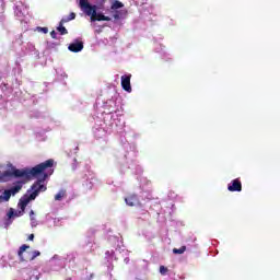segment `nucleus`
Here are the masks:
<instances>
[{"label":"nucleus","mask_w":280,"mask_h":280,"mask_svg":"<svg viewBox=\"0 0 280 280\" xmlns=\"http://www.w3.org/2000/svg\"><path fill=\"white\" fill-rule=\"evenodd\" d=\"M54 174V160L49 159L45 162H42L37 165H35L32 168H13L12 171H4L3 173L0 172V180L2 183H8L10 178H26L27 180H32V178H37V180L32 185V194H30V190H27V194H25L19 201L18 207H20V211L14 212V209H10L8 212V218H19L25 213V209L27 208V205L32 202V200H36V197L40 191H47V186L43 185L44 182Z\"/></svg>","instance_id":"1"},{"label":"nucleus","mask_w":280,"mask_h":280,"mask_svg":"<svg viewBox=\"0 0 280 280\" xmlns=\"http://www.w3.org/2000/svg\"><path fill=\"white\" fill-rule=\"evenodd\" d=\"M77 5L85 16H90L92 23H95V21H110V16L97 13V5L91 4L89 0H77Z\"/></svg>","instance_id":"2"},{"label":"nucleus","mask_w":280,"mask_h":280,"mask_svg":"<svg viewBox=\"0 0 280 280\" xmlns=\"http://www.w3.org/2000/svg\"><path fill=\"white\" fill-rule=\"evenodd\" d=\"M30 248V245H22L18 252V256L21 261H34L36 257H40L39 250L26 252ZM26 252V256H23V253Z\"/></svg>","instance_id":"3"},{"label":"nucleus","mask_w":280,"mask_h":280,"mask_svg":"<svg viewBox=\"0 0 280 280\" xmlns=\"http://www.w3.org/2000/svg\"><path fill=\"white\" fill-rule=\"evenodd\" d=\"M132 78V74H125L121 75L120 80V84L124 89V91H126L127 93H132V85H130V80Z\"/></svg>","instance_id":"4"},{"label":"nucleus","mask_w":280,"mask_h":280,"mask_svg":"<svg viewBox=\"0 0 280 280\" xmlns=\"http://www.w3.org/2000/svg\"><path fill=\"white\" fill-rule=\"evenodd\" d=\"M69 51H72L73 54H78L84 49V43L77 40L69 45L68 47Z\"/></svg>","instance_id":"5"},{"label":"nucleus","mask_w":280,"mask_h":280,"mask_svg":"<svg viewBox=\"0 0 280 280\" xmlns=\"http://www.w3.org/2000/svg\"><path fill=\"white\" fill-rule=\"evenodd\" d=\"M125 202L126 205H128V207H137V205H141L139 197L135 194L129 195L127 198H125Z\"/></svg>","instance_id":"6"},{"label":"nucleus","mask_w":280,"mask_h":280,"mask_svg":"<svg viewBox=\"0 0 280 280\" xmlns=\"http://www.w3.org/2000/svg\"><path fill=\"white\" fill-rule=\"evenodd\" d=\"M228 190L229 191H242V182L240 180V178L233 179L228 185Z\"/></svg>","instance_id":"7"},{"label":"nucleus","mask_w":280,"mask_h":280,"mask_svg":"<svg viewBox=\"0 0 280 280\" xmlns=\"http://www.w3.org/2000/svg\"><path fill=\"white\" fill-rule=\"evenodd\" d=\"M10 198H12V194L10 192V189H7L0 196V202H9Z\"/></svg>","instance_id":"8"},{"label":"nucleus","mask_w":280,"mask_h":280,"mask_svg":"<svg viewBox=\"0 0 280 280\" xmlns=\"http://www.w3.org/2000/svg\"><path fill=\"white\" fill-rule=\"evenodd\" d=\"M65 23H67V22H62V20H61L59 22V26L57 27V32H59L61 34V36L69 34V31H67V27H65Z\"/></svg>","instance_id":"9"},{"label":"nucleus","mask_w":280,"mask_h":280,"mask_svg":"<svg viewBox=\"0 0 280 280\" xmlns=\"http://www.w3.org/2000/svg\"><path fill=\"white\" fill-rule=\"evenodd\" d=\"M21 189H23V185L21 183H18V185L11 187L9 189L11 196H16V194H19V191H21Z\"/></svg>","instance_id":"10"},{"label":"nucleus","mask_w":280,"mask_h":280,"mask_svg":"<svg viewBox=\"0 0 280 280\" xmlns=\"http://www.w3.org/2000/svg\"><path fill=\"white\" fill-rule=\"evenodd\" d=\"M124 8V3L119 2V0H113L110 10H119Z\"/></svg>","instance_id":"11"},{"label":"nucleus","mask_w":280,"mask_h":280,"mask_svg":"<svg viewBox=\"0 0 280 280\" xmlns=\"http://www.w3.org/2000/svg\"><path fill=\"white\" fill-rule=\"evenodd\" d=\"M187 250V246H182L180 248H173L174 255H183Z\"/></svg>","instance_id":"12"},{"label":"nucleus","mask_w":280,"mask_h":280,"mask_svg":"<svg viewBox=\"0 0 280 280\" xmlns=\"http://www.w3.org/2000/svg\"><path fill=\"white\" fill-rule=\"evenodd\" d=\"M75 13L71 12L67 19H62V23H69V21H74Z\"/></svg>","instance_id":"13"},{"label":"nucleus","mask_w":280,"mask_h":280,"mask_svg":"<svg viewBox=\"0 0 280 280\" xmlns=\"http://www.w3.org/2000/svg\"><path fill=\"white\" fill-rule=\"evenodd\" d=\"M62 198H65V191H59L55 195V200H62Z\"/></svg>","instance_id":"14"},{"label":"nucleus","mask_w":280,"mask_h":280,"mask_svg":"<svg viewBox=\"0 0 280 280\" xmlns=\"http://www.w3.org/2000/svg\"><path fill=\"white\" fill-rule=\"evenodd\" d=\"M167 272H168L167 267H165V266H160V273H161V275L165 276V275H167Z\"/></svg>","instance_id":"15"},{"label":"nucleus","mask_w":280,"mask_h":280,"mask_svg":"<svg viewBox=\"0 0 280 280\" xmlns=\"http://www.w3.org/2000/svg\"><path fill=\"white\" fill-rule=\"evenodd\" d=\"M113 16L116 21H119V19H121V12L116 11Z\"/></svg>","instance_id":"16"},{"label":"nucleus","mask_w":280,"mask_h":280,"mask_svg":"<svg viewBox=\"0 0 280 280\" xmlns=\"http://www.w3.org/2000/svg\"><path fill=\"white\" fill-rule=\"evenodd\" d=\"M50 36H51V38H54L55 40L58 38L56 31H51V32H50Z\"/></svg>","instance_id":"17"},{"label":"nucleus","mask_w":280,"mask_h":280,"mask_svg":"<svg viewBox=\"0 0 280 280\" xmlns=\"http://www.w3.org/2000/svg\"><path fill=\"white\" fill-rule=\"evenodd\" d=\"M42 32H44V34H47V32H49V28H47V27H42Z\"/></svg>","instance_id":"18"},{"label":"nucleus","mask_w":280,"mask_h":280,"mask_svg":"<svg viewBox=\"0 0 280 280\" xmlns=\"http://www.w3.org/2000/svg\"><path fill=\"white\" fill-rule=\"evenodd\" d=\"M28 240H30V242H34V234H31V235L28 236Z\"/></svg>","instance_id":"19"},{"label":"nucleus","mask_w":280,"mask_h":280,"mask_svg":"<svg viewBox=\"0 0 280 280\" xmlns=\"http://www.w3.org/2000/svg\"><path fill=\"white\" fill-rule=\"evenodd\" d=\"M30 215H34V210H31Z\"/></svg>","instance_id":"20"}]
</instances>
